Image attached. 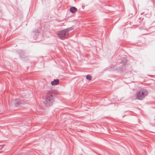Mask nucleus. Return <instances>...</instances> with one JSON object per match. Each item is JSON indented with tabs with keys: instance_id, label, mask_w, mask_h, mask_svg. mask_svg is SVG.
<instances>
[{
	"instance_id": "0eeeda50",
	"label": "nucleus",
	"mask_w": 155,
	"mask_h": 155,
	"mask_svg": "<svg viewBox=\"0 0 155 155\" xmlns=\"http://www.w3.org/2000/svg\"><path fill=\"white\" fill-rule=\"evenodd\" d=\"M24 54L25 53L24 51L21 50L18 51V54L19 55L20 57L21 58H23L24 57Z\"/></svg>"
},
{
	"instance_id": "6e6552de",
	"label": "nucleus",
	"mask_w": 155,
	"mask_h": 155,
	"mask_svg": "<svg viewBox=\"0 0 155 155\" xmlns=\"http://www.w3.org/2000/svg\"><path fill=\"white\" fill-rule=\"evenodd\" d=\"M70 12L72 13H74L76 12L77 9L75 7H72L70 8Z\"/></svg>"
},
{
	"instance_id": "9d476101",
	"label": "nucleus",
	"mask_w": 155,
	"mask_h": 155,
	"mask_svg": "<svg viewBox=\"0 0 155 155\" xmlns=\"http://www.w3.org/2000/svg\"><path fill=\"white\" fill-rule=\"evenodd\" d=\"M92 78L91 76L89 75H88L86 76V79L89 80H91Z\"/></svg>"
},
{
	"instance_id": "7ed1b4c3",
	"label": "nucleus",
	"mask_w": 155,
	"mask_h": 155,
	"mask_svg": "<svg viewBox=\"0 0 155 155\" xmlns=\"http://www.w3.org/2000/svg\"><path fill=\"white\" fill-rule=\"evenodd\" d=\"M148 92L146 89H142L137 92L136 94V99L142 100L147 95Z\"/></svg>"
},
{
	"instance_id": "39448f33",
	"label": "nucleus",
	"mask_w": 155,
	"mask_h": 155,
	"mask_svg": "<svg viewBox=\"0 0 155 155\" xmlns=\"http://www.w3.org/2000/svg\"><path fill=\"white\" fill-rule=\"evenodd\" d=\"M33 35H35V36L34 37V38L36 39L37 38V36L39 35L40 31L38 29H35L33 31Z\"/></svg>"
},
{
	"instance_id": "9b49d317",
	"label": "nucleus",
	"mask_w": 155,
	"mask_h": 155,
	"mask_svg": "<svg viewBox=\"0 0 155 155\" xmlns=\"http://www.w3.org/2000/svg\"><path fill=\"white\" fill-rule=\"evenodd\" d=\"M3 147V145H0V150L2 149Z\"/></svg>"
},
{
	"instance_id": "f257e3e1",
	"label": "nucleus",
	"mask_w": 155,
	"mask_h": 155,
	"mask_svg": "<svg viewBox=\"0 0 155 155\" xmlns=\"http://www.w3.org/2000/svg\"><path fill=\"white\" fill-rule=\"evenodd\" d=\"M53 92L52 91H50L47 94L43 102L45 106L48 107L51 106L54 102L55 95Z\"/></svg>"
},
{
	"instance_id": "1a4fd4ad",
	"label": "nucleus",
	"mask_w": 155,
	"mask_h": 155,
	"mask_svg": "<svg viewBox=\"0 0 155 155\" xmlns=\"http://www.w3.org/2000/svg\"><path fill=\"white\" fill-rule=\"evenodd\" d=\"M59 83V81L58 79H55L51 81V84L52 85H55L58 84Z\"/></svg>"
},
{
	"instance_id": "20e7f679",
	"label": "nucleus",
	"mask_w": 155,
	"mask_h": 155,
	"mask_svg": "<svg viewBox=\"0 0 155 155\" xmlns=\"http://www.w3.org/2000/svg\"><path fill=\"white\" fill-rule=\"evenodd\" d=\"M24 101L22 99H18L15 101L14 105L15 107H18L21 106V104H24Z\"/></svg>"
},
{
	"instance_id": "423d86ee",
	"label": "nucleus",
	"mask_w": 155,
	"mask_h": 155,
	"mask_svg": "<svg viewBox=\"0 0 155 155\" xmlns=\"http://www.w3.org/2000/svg\"><path fill=\"white\" fill-rule=\"evenodd\" d=\"M126 68L125 65H123V66H120L117 68V70L119 72H122L125 70Z\"/></svg>"
},
{
	"instance_id": "f03ea898",
	"label": "nucleus",
	"mask_w": 155,
	"mask_h": 155,
	"mask_svg": "<svg viewBox=\"0 0 155 155\" xmlns=\"http://www.w3.org/2000/svg\"><path fill=\"white\" fill-rule=\"evenodd\" d=\"M73 29V27H71L60 30L58 33L57 35L58 38L61 40L65 39L68 38L69 31L72 30Z\"/></svg>"
}]
</instances>
